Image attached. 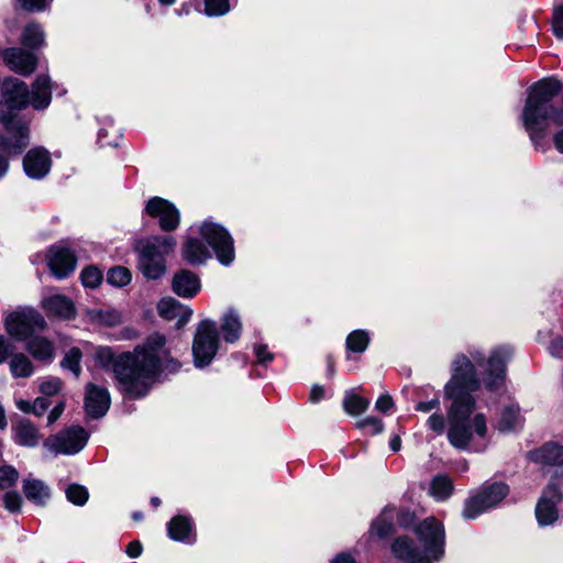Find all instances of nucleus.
Instances as JSON below:
<instances>
[{
    "mask_svg": "<svg viewBox=\"0 0 563 563\" xmlns=\"http://www.w3.org/2000/svg\"><path fill=\"white\" fill-rule=\"evenodd\" d=\"M369 405V401L353 391L345 394L343 399V408L346 413L351 416H358L363 413Z\"/></svg>",
    "mask_w": 563,
    "mask_h": 563,
    "instance_id": "obj_31",
    "label": "nucleus"
},
{
    "mask_svg": "<svg viewBox=\"0 0 563 563\" xmlns=\"http://www.w3.org/2000/svg\"><path fill=\"white\" fill-rule=\"evenodd\" d=\"M44 319H5L8 333L26 342V350L37 361L51 362L55 354L53 343L38 335L45 329Z\"/></svg>",
    "mask_w": 563,
    "mask_h": 563,
    "instance_id": "obj_6",
    "label": "nucleus"
},
{
    "mask_svg": "<svg viewBox=\"0 0 563 563\" xmlns=\"http://www.w3.org/2000/svg\"><path fill=\"white\" fill-rule=\"evenodd\" d=\"M21 8L26 11H42L52 2V0H18Z\"/></svg>",
    "mask_w": 563,
    "mask_h": 563,
    "instance_id": "obj_49",
    "label": "nucleus"
},
{
    "mask_svg": "<svg viewBox=\"0 0 563 563\" xmlns=\"http://www.w3.org/2000/svg\"><path fill=\"white\" fill-rule=\"evenodd\" d=\"M552 27L555 36L563 38V4L554 9Z\"/></svg>",
    "mask_w": 563,
    "mask_h": 563,
    "instance_id": "obj_48",
    "label": "nucleus"
},
{
    "mask_svg": "<svg viewBox=\"0 0 563 563\" xmlns=\"http://www.w3.org/2000/svg\"><path fill=\"white\" fill-rule=\"evenodd\" d=\"M131 277L130 271L123 266L112 267L107 274L108 283L117 287L128 285L131 282Z\"/></svg>",
    "mask_w": 563,
    "mask_h": 563,
    "instance_id": "obj_35",
    "label": "nucleus"
},
{
    "mask_svg": "<svg viewBox=\"0 0 563 563\" xmlns=\"http://www.w3.org/2000/svg\"><path fill=\"white\" fill-rule=\"evenodd\" d=\"M2 92L9 109L21 110L32 104L34 109H44L51 102V80L41 75L36 78L30 93L27 85L18 78L3 81Z\"/></svg>",
    "mask_w": 563,
    "mask_h": 563,
    "instance_id": "obj_5",
    "label": "nucleus"
},
{
    "mask_svg": "<svg viewBox=\"0 0 563 563\" xmlns=\"http://www.w3.org/2000/svg\"><path fill=\"white\" fill-rule=\"evenodd\" d=\"M110 407V394L107 388L98 387L95 384L86 386L85 409L89 417L100 418L106 415Z\"/></svg>",
    "mask_w": 563,
    "mask_h": 563,
    "instance_id": "obj_17",
    "label": "nucleus"
},
{
    "mask_svg": "<svg viewBox=\"0 0 563 563\" xmlns=\"http://www.w3.org/2000/svg\"><path fill=\"white\" fill-rule=\"evenodd\" d=\"M223 338L227 342H235L241 334L242 325L239 319H225V322L221 327Z\"/></svg>",
    "mask_w": 563,
    "mask_h": 563,
    "instance_id": "obj_40",
    "label": "nucleus"
},
{
    "mask_svg": "<svg viewBox=\"0 0 563 563\" xmlns=\"http://www.w3.org/2000/svg\"><path fill=\"white\" fill-rule=\"evenodd\" d=\"M508 493L509 488L504 483L483 485L476 494L465 500L463 517L465 519L476 518L487 509L500 503Z\"/></svg>",
    "mask_w": 563,
    "mask_h": 563,
    "instance_id": "obj_9",
    "label": "nucleus"
},
{
    "mask_svg": "<svg viewBox=\"0 0 563 563\" xmlns=\"http://www.w3.org/2000/svg\"><path fill=\"white\" fill-rule=\"evenodd\" d=\"M3 60L11 70L22 76L32 74L37 65L34 54L16 47L5 49L3 52Z\"/></svg>",
    "mask_w": 563,
    "mask_h": 563,
    "instance_id": "obj_18",
    "label": "nucleus"
},
{
    "mask_svg": "<svg viewBox=\"0 0 563 563\" xmlns=\"http://www.w3.org/2000/svg\"><path fill=\"white\" fill-rule=\"evenodd\" d=\"M332 563H355V561L349 554H340L332 561Z\"/></svg>",
    "mask_w": 563,
    "mask_h": 563,
    "instance_id": "obj_62",
    "label": "nucleus"
},
{
    "mask_svg": "<svg viewBox=\"0 0 563 563\" xmlns=\"http://www.w3.org/2000/svg\"><path fill=\"white\" fill-rule=\"evenodd\" d=\"M394 525L386 518L379 517L372 525V533L385 538L393 532Z\"/></svg>",
    "mask_w": 563,
    "mask_h": 563,
    "instance_id": "obj_43",
    "label": "nucleus"
},
{
    "mask_svg": "<svg viewBox=\"0 0 563 563\" xmlns=\"http://www.w3.org/2000/svg\"><path fill=\"white\" fill-rule=\"evenodd\" d=\"M554 144L559 152L563 153V129L555 134Z\"/></svg>",
    "mask_w": 563,
    "mask_h": 563,
    "instance_id": "obj_61",
    "label": "nucleus"
},
{
    "mask_svg": "<svg viewBox=\"0 0 563 563\" xmlns=\"http://www.w3.org/2000/svg\"><path fill=\"white\" fill-rule=\"evenodd\" d=\"M77 264L75 254L67 247H52L48 254V266L52 274L62 279L71 274Z\"/></svg>",
    "mask_w": 563,
    "mask_h": 563,
    "instance_id": "obj_16",
    "label": "nucleus"
},
{
    "mask_svg": "<svg viewBox=\"0 0 563 563\" xmlns=\"http://www.w3.org/2000/svg\"><path fill=\"white\" fill-rule=\"evenodd\" d=\"M157 354L161 360L159 375H162L163 371H166L167 373L173 374L180 369L181 363L178 360H176L169 355L167 350H165V345L157 352ZM159 377L161 376H158L157 382L159 380Z\"/></svg>",
    "mask_w": 563,
    "mask_h": 563,
    "instance_id": "obj_38",
    "label": "nucleus"
},
{
    "mask_svg": "<svg viewBox=\"0 0 563 563\" xmlns=\"http://www.w3.org/2000/svg\"><path fill=\"white\" fill-rule=\"evenodd\" d=\"M65 410V402L60 401L58 402L48 413L47 417V424H53L58 420V418L62 416V413Z\"/></svg>",
    "mask_w": 563,
    "mask_h": 563,
    "instance_id": "obj_54",
    "label": "nucleus"
},
{
    "mask_svg": "<svg viewBox=\"0 0 563 563\" xmlns=\"http://www.w3.org/2000/svg\"><path fill=\"white\" fill-rule=\"evenodd\" d=\"M511 350L507 346L495 349L486 360L483 374L484 385L489 390H498L505 384L506 364L511 357Z\"/></svg>",
    "mask_w": 563,
    "mask_h": 563,
    "instance_id": "obj_12",
    "label": "nucleus"
},
{
    "mask_svg": "<svg viewBox=\"0 0 563 563\" xmlns=\"http://www.w3.org/2000/svg\"><path fill=\"white\" fill-rule=\"evenodd\" d=\"M560 500L558 485L550 483L536 507V516L541 526L551 525L558 519L556 505Z\"/></svg>",
    "mask_w": 563,
    "mask_h": 563,
    "instance_id": "obj_15",
    "label": "nucleus"
},
{
    "mask_svg": "<svg viewBox=\"0 0 563 563\" xmlns=\"http://www.w3.org/2000/svg\"><path fill=\"white\" fill-rule=\"evenodd\" d=\"M166 344L159 333L147 336L133 351L115 355L110 347L100 346L95 352V361L102 368L111 367L118 389L130 399L145 397L157 383L161 360L157 352Z\"/></svg>",
    "mask_w": 563,
    "mask_h": 563,
    "instance_id": "obj_2",
    "label": "nucleus"
},
{
    "mask_svg": "<svg viewBox=\"0 0 563 563\" xmlns=\"http://www.w3.org/2000/svg\"><path fill=\"white\" fill-rule=\"evenodd\" d=\"M82 285L89 288L98 287L102 282V273L96 266H87L80 274Z\"/></svg>",
    "mask_w": 563,
    "mask_h": 563,
    "instance_id": "obj_39",
    "label": "nucleus"
},
{
    "mask_svg": "<svg viewBox=\"0 0 563 563\" xmlns=\"http://www.w3.org/2000/svg\"><path fill=\"white\" fill-rule=\"evenodd\" d=\"M10 372L14 377H29L33 373V364L23 353L14 354L9 363Z\"/></svg>",
    "mask_w": 563,
    "mask_h": 563,
    "instance_id": "obj_29",
    "label": "nucleus"
},
{
    "mask_svg": "<svg viewBox=\"0 0 563 563\" xmlns=\"http://www.w3.org/2000/svg\"><path fill=\"white\" fill-rule=\"evenodd\" d=\"M10 137L0 134V151L8 154H19L29 144V126L21 120H14L3 115L1 118Z\"/></svg>",
    "mask_w": 563,
    "mask_h": 563,
    "instance_id": "obj_13",
    "label": "nucleus"
},
{
    "mask_svg": "<svg viewBox=\"0 0 563 563\" xmlns=\"http://www.w3.org/2000/svg\"><path fill=\"white\" fill-rule=\"evenodd\" d=\"M521 426L519 407L516 405L508 406L504 409L501 418L498 422L500 431H511Z\"/></svg>",
    "mask_w": 563,
    "mask_h": 563,
    "instance_id": "obj_30",
    "label": "nucleus"
},
{
    "mask_svg": "<svg viewBox=\"0 0 563 563\" xmlns=\"http://www.w3.org/2000/svg\"><path fill=\"white\" fill-rule=\"evenodd\" d=\"M440 399L432 398L429 401H420L416 405V410L421 412H431V411H440Z\"/></svg>",
    "mask_w": 563,
    "mask_h": 563,
    "instance_id": "obj_51",
    "label": "nucleus"
},
{
    "mask_svg": "<svg viewBox=\"0 0 563 563\" xmlns=\"http://www.w3.org/2000/svg\"><path fill=\"white\" fill-rule=\"evenodd\" d=\"M8 426V421H7V417H5V411H4V408L3 406L0 404V429L1 430H4Z\"/></svg>",
    "mask_w": 563,
    "mask_h": 563,
    "instance_id": "obj_64",
    "label": "nucleus"
},
{
    "mask_svg": "<svg viewBox=\"0 0 563 563\" xmlns=\"http://www.w3.org/2000/svg\"><path fill=\"white\" fill-rule=\"evenodd\" d=\"M3 503L9 511H18L22 505V497L16 492H7L3 496Z\"/></svg>",
    "mask_w": 563,
    "mask_h": 563,
    "instance_id": "obj_47",
    "label": "nucleus"
},
{
    "mask_svg": "<svg viewBox=\"0 0 563 563\" xmlns=\"http://www.w3.org/2000/svg\"><path fill=\"white\" fill-rule=\"evenodd\" d=\"M229 10V0H205V12L207 15H223Z\"/></svg>",
    "mask_w": 563,
    "mask_h": 563,
    "instance_id": "obj_41",
    "label": "nucleus"
},
{
    "mask_svg": "<svg viewBox=\"0 0 563 563\" xmlns=\"http://www.w3.org/2000/svg\"><path fill=\"white\" fill-rule=\"evenodd\" d=\"M8 317H37V312L31 307H18Z\"/></svg>",
    "mask_w": 563,
    "mask_h": 563,
    "instance_id": "obj_55",
    "label": "nucleus"
},
{
    "mask_svg": "<svg viewBox=\"0 0 563 563\" xmlns=\"http://www.w3.org/2000/svg\"><path fill=\"white\" fill-rule=\"evenodd\" d=\"M48 407H49V401L46 398L37 397L32 402V413L37 417H41L45 413V411L48 409Z\"/></svg>",
    "mask_w": 563,
    "mask_h": 563,
    "instance_id": "obj_52",
    "label": "nucleus"
},
{
    "mask_svg": "<svg viewBox=\"0 0 563 563\" xmlns=\"http://www.w3.org/2000/svg\"><path fill=\"white\" fill-rule=\"evenodd\" d=\"M550 351L552 355L563 357V339L552 342Z\"/></svg>",
    "mask_w": 563,
    "mask_h": 563,
    "instance_id": "obj_59",
    "label": "nucleus"
},
{
    "mask_svg": "<svg viewBox=\"0 0 563 563\" xmlns=\"http://www.w3.org/2000/svg\"><path fill=\"white\" fill-rule=\"evenodd\" d=\"M453 490L452 481L446 475H437L432 478L430 484V495L438 500L449 498Z\"/></svg>",
    "mask_w": 563,
    "mask_h": 563,
    "instance_id": "obj_28",
    "label": "nucleus"
},
{
    "mask_svg": "<svg viewBox=\"0 0 563 563\" xmlns=\"http://www.w3.org/2000/svg\"><path fill=\"white\" fill-rule=\"evenodd\" d=\"M537 462L561 466L563 465V445L558 442H548L533 452Z\"/></svg>",
    "mask_w": 563,
    "mask_h": 563,
    "instance_id": "obj_25",
    "label": "nucleus"
},
{
    "mask_svg": "<svg viewBox=\"0 0 563 563\" xmlns=\"http://www.w3.org/2000/svg\"><path fill=\"white\" fill-rule=\"evenodd\" d=\"M183 256L188 263L195 265L205 263L210 254L201 241L188 239L183 246Z\"/></svg>",
    "mask_w": 563,
    "mask_h": 563,
    "instance_id": "obj_26",
    "label": "nucleus"
},
{
    "mask_svg": "<svg viewBox=\"0 0 563 563\" xmlns=\"http://www.w3.org/2000/svg\"><path fill=\"white\" fill-rule=\"evenodd\" d=\"M15 405L21 411L25 413H32V402L29 400L20 399L16 400Z\"/></svg>",
    "mask_w": 563,
    "mask_h": 563,
    "instance_id": "obj_60",
    "label": "nucleus"
},
{
    "mask_svg": "<svg viewBox=\"0 0 563 563\" xmlns=\"http://www.w3.org/2000/svg\"><path fill=\"white\" fill-rule=\"evenodd\" d=\"M200 289L198 277L190 271H180L173 278V290L183 297H192Z\"/></svg>",
    "mask_w": 563,
    "mask_h": 563,
    "instance_id": "obj_23",
    "label": "nucleus"
},
{
    "mask_svg": "<svg viewBox=\"0 0 563 563\" xmlns=\"http://www.w3.org/2000/svg\"><path fill=\"white\" fill-rule=\"evenodd\" d=\"M12 433L14 442L22 446L34 448L42 439V434L36 426L24 418L18 420L12 426Z\"/></svg>",
    "mask_w": 563,
    "mask_h": 563,
    "instance_id": "obj_21",
    "label": "nucleus"
},
{
    "mask_svg": "<svg viewBox=\"0 0 563 563\" xmlns=\"http://www.w3.org/2000/svg\"><path fill=\"white\" fill-rule=\"evenodd\" d=\"M200 234L212 247L220 263L229 265L233 262L235 257L233 239L222 225L203 222L200 227Z\"/></svg>",
    "mask_w": 563,
    "mask_h": 563,
    "instance_id": "obj_10",
    "label": "nucleus"
},
{
    "mask_svg": "<svg viewBox=\"0 0 563 563\" xmlns=\"http://www.w3.org/2000/svg\"><path fill=\"white\" fill-rule=\"evenodd\" d=\"M11 352L12 347L5 342L4 338L0 335V364L8 358Z\"/></svg>",
    "mask_w": 563,
    "mask_h": 563,
    "instance_id": "obj_57",
    "label": "nucleus"
},
{
    "mask_svg": "<svg viewBox=\"0 0 563 563\" xmlns=\"http://www.w3.org/2000/svg\"><path fill=\"white\" fill-rule=\"evenodd\" d=\"M427 426L437 434H442L445 430L446 422L444 416L438 411L433 412L427 420Z\"/></svg>",
    "mask_w": 563,
    "mask_h": 563,
    "instance_id": "obj_44",
    "label": "nucleus"
},
{
    "mask_svg": "<svg viewBox=\"0 0 563 563\" xmlns=\"http://www.w3.org/2000/svg\"><path fill=\"white\" fill-rule=\"evenodd\" d=\"M22 488L26 499L38 506H44L51 497L49 487L37 478H25Z\"/></svg>",
    "mask_w": 563,
    "mask_h": 563,
    "instance_id": "obj_24",
    "label": "nucleus"
},
{
    "mask_svg": "<svg viewBox=\"0 0 563 563\" xmlns=\"http://www.w3.org/2000/svg\"><path fill=\"white\" fill-rule=\"evenodd\" d=\"M254 354L256 356V363L266 365L274 360V354L268 350L266 344H255Z\"/></svg>",
    "mask_w": 563,
    "mask_h": 563,
    "instance_id": "obj_45",
    "label": "nucleus"
},
{
    "mask_svg": "<svg viewBox=\"0 0 563 563\" xmlns=\"http://www.w3.org/2000/svg\"><path fill=\"white\" fill-rule=\"evenodd\" d=\"M419 539L423 542L426 552L430 558L415 545L407 537H399L391 545L393 553L404 563H431V560L439 561L444 553L445 533L441 521L429 517L416 527Z\"/></svg>",
    "mask_w": 563,
    "mask_h": 563,
    "instance_id": "obj_4",
    "label": "nucleus"
},
{
    "mask_svg": "<svg viewBox=\"0 0 563 563\" xmlns=\"http://www.w3.org/2000/svg\"><path fill=\"white\" fill-rule=\"evenodd\" d=\"M390 449L394 451V452H398L400 450V446H401V440L398 435L394 437L391 440H390Z\"/></svg>",
    "mask_w": 563,
    "mask_h": 563,
    "instance_id": "obj_63",
    "label": "nucleus"
},
{
    "mask_svg": "<svg viewBox=\"0 0 563 563\" xmlns=\"http://www.w3.org/2000/svg\"><path fill=\"white\" fill-rule=\"evenodd\" d=\"M21 41L24 46L36 48L44 43V32L38 24L31 23L24 27Z\"/></svg>",
    "mask_w": 563,
    "mask_h": 563,
    "instance_id": "obj_32",
    "label": "nucleus"
},
{
    "mask_svg": "<svg viewBox=\"0 0 563 563\" xmlns=\"http://www.w3.org/2000/svg\"><path fill=\"white\" fill-rule=\"evenodd\" d=\"M173 236H152L137 243L139 266L145 277L157 279L166 272L165 256L173 252Z\"/></svg>",
    "mask_w": 563,
    "mask_h": 563,
    "instance_id": "obj_7",
    "label": "nucleus"
},
{
    "mask_svg": "<svg viewBox=\"0 0 563 563\" xmlns=\"http://www.w3.org/2000/svg\"><path fill=\"white\" fill-rule=\"evenodd\" d=\"M20 474L12 465L0 466V490L8 489L16 484Z\"/></svg>",
    "mask_w": 563,
    "mask_h": 563,
    "instance_id": "obj_37",
    "label": "nucleus"
},
{
    "mask_svg": "<svg viewBox=\"0 0 563 563\" xmlns=\"http://www.w3.org/2000/svg\"><path fill=\"white\" fill-rule=\"evenodd\" d=\"M87 439L88 434L82 428L73 427L48 437L43 444L55 454H75L85 446Z\"/></svg>",
    "mask_w": 563,
    "mask_h": 563,
    "instance_id": "obj_11",
    "label": "nucleus"
},
{
    "mask_svg": "<svg viewBox=\"0 0 563 563\" xmlns=\"http://www.w3.org/2000/svg\"><path fill=\"white\" fill-rule=\"evenodd\" d=\"M23 167L29 177L36 179L44 177L51 168L49 153L40 147L30 150L24 156Z\"/></svg>",
    "mask_w": 563,
    "mask_h": 563,
    "instance_id": "obj_19",
    "label": "nucleus"
},
{
    "mask_svg": "<svg viewBox=\"0 0 563 563\" xmlns=\"http://www.w3.org/2000/svg\"><path fill=\"white\" fill-rule=\"evenodd\" d=\"M394 407V400L389 395H382L376 404L375 408L380 412H387Z\"/></svg>",
    "mask_w": 563,
    "mask_h": 563,
    "instance_id": "obj_53",
    "label": "nucleus"
},
{
    "mask_svg": "<svg viewBox=\"0 0 563 563\" xmlns=\"http://www.w3.org/2000/svg\"><path fill=\"white\" fill-rule=\"evenodd\" d=\"M219 349V334L217 327L209 320H202L197 328L192 341V356L196 367L208 366L214 358Z\"/></svg>",
    "mask_w": 563,
    "mask_h": 563,
    "instance_id": "obj_8",
    "label": "nucleus"
},
{
    "mask_svg": "<svg viewBox=\"0 0 563 563\" xmlns=\"http://www.w3.org/2000/svg\"><path fill=\"white\" fill-rule=\"evenodd\" d=\"M66 497L68 501L76 506H84L89 498L87 488L79 484H70L66 488Z\"/></svg>",
    "mask_w": 563,
    "mask_h": 563,
    "instance_id": "obj_36",
    "label": "nucleus"
},
{
    "mask_svg": "<svg viewBox=\"0 0 563 563\" xmlns=\"http://www.w3.org/2000/svg\"><path fill=\"white\" fill-rule=\"evenodd\" d=\"M357 428L360 429H367L369 428L374 434H378L383 431L384 424L380 419L375 417H367L362 420H360L356 423Z\"/></svg>",
    "mask_w": 563,
    "mask_h": 563,
    "instance_id": "obj_46",
    "label": "nucleus"
},
{
    "mask_svg": "<svg viewBox=\"0 0 563 563\" xmlns=\"http://www.w3.org/2000/svg\"><path fill=\"white\" fill-rule=\"evenodd\" d=\"M148 216L159 220V227L163 231H174L179 224V211L166 199L161 197L151 198L145 207Z\"/></svg>",
    "mask_w": 563,
    "mask_h": 563,
    "instance_id": "obj_14",
    "label": "nucleus"
},
{
    "mask_svg": "<svg viewBox=\"0 0 563 563\" xmlns=\"http://www.w3.org/2000/svg\"><path fill=\"white\" fill-rule=\"evenodd\" d=\"M63 387V382L57 377H49L40 384V391L46 396L57 395Z\"/></svg>",
    "mask_w": 563,
    "mask_h": 563,
    "instance_id": "obj_42",
    "label": "nucleus"
},
{
    "mask_svg": "<svg viewBox=\"0 0 563 563\" xmlns=\"http://www.w3.org/2000/svg\"><path fill=\"white\" fill-rule=\"evenodd\" d=\"M157 310L162 317H190L192 314L189 307L180 303L173 297L161 299Z\"/></svg>",
    "mask_w": 563,
    "mask_h": 563,
    "instance_id": "obj_27",
    "label": "nucleus"
},
{
    "mask_svg": "<svg viewBox=\"0 0 563 563\" xmlns=\"http://www.w3.org/2000/svg\"><path fill=\"white\" fill-rule=\"evenodd\" d=\"M485 357L481 351L470 352V357L459 354L452 363V376L444 387L445 398L451 400L448 408V441L459 450H467L474 434L485 438L487 420L484 413H476V400L472 393L481 387L474 363L484 366Z\"/></svg>",
    "mask_w": 563,
    "mask_h": 563,
    "instance_id": "obj_1",
    "label": "nucleus"
},
{
    "mask_svg": "<svg viewBox=\"0 0 563 563\" xmlns=\"http://www.w3.org/2000/svg\"><path fill=\"white\" fill-rule=\"evenodd\" d=\"M139 331L132 327H124L121 330L113 332L110 334V336L113 340L120 341V340H134L139 336Z\"/></svg>",
    "mask_w": 563,
    "mask_h": 563,
    "instance_id": "obj_50",
    "label": "nucleus"
},
{
    "mask_svg": "<svg viewBox=\"0 0 563 563\" xmlns=\"http://www.w3.org/2000/svg\"><path fill=\"white\" fill-rule=\"evenodd\" d=\"M560 90L561 84L554 78L542 79L530 87L521 117L532 141L542 137L550 125L563 124V109L552 103Z\"/></svg>",
    "mask_w": 563,
    "mask_h": 563,
    "instance_id": "obj_3",
    "label": "nucleus"
},
{
    "mask_svg": "<svg viewBox=\"0 0 563 563\" xmlns=\"http://www.w3.org/2000/svg\"><path fill=\"white\" fill-rule=\"evenodd\" d=\"M81 351L78 347H71L64 356L62 361V366L64 368L69 369L75 377H79L81 367H80V360H81Z\"/></svg>",
    "mask_w": 563,
    "mask_h": 563,
    "instance_id": "obj_34",
    "label": "nucleus"
},
{
    "mask_svg": "<svg viewBox=\"0 0 563 563\" xmlns=\"http://www.w3.org/2000/svg\"><path fill=\"white\" fill-rule=\"evenodd\" d=\"M323 396H324V389L322 386L314 385L311 388L310 400L312 402H318L319 400H321L323 398Z\"/></svg>",
    "mask_w": 563,
    "mask_h": 563,
    "instance_id": "obj_58",
    "label": "nucleus"
},
{
    "mask_svg": "<svg viewBox=\"0 0 563 563\" xmlns=\"http://www.w3.org/2000/svg\"><path fill=\"white\" fill-rule=\"evenodd\" d=\"M42 308L48 314L70 317L76 313L75 303L64 295H53L42 300Z\"/></svg>",
    "mask_w": 563,
    "mask_h": 563,
    "instance_id": "obj_22",
    "label": "nucleus"
},
{
    "mask_svg": "<svg viewBox=\"0 0 563 563\" xmlns=\"http://www.w3.org/2000/svg\"><path fill=\"white\" fill-rule=\"evenodd\" d=\"M168 537L178 542L191 543L196 540L195 525L190 517L178 515L167 523Z\"/></svg>",
    "mask_w": 563,
    "mask_h": 563,
    "instance_id": "obj_20",
    "label": "nucleus"
},
{
    "mask_svg": "<svg viewBox=\"0 0 563 563\" xmlns=\"http://www.w3.org/2000/svg\"><path fill=\"white\" fill-rule=\"evenodd\" d=\"M368 342V334L365 331L356 330L346 338V347L351 352L362 353L367 349Z\"/></svg>",
    "mask_w": 563,
    "mask_h": 563,
    "instance_id": "obj_33",
    "label": "nucleus"
},
{
    "mask_svg": "<svg viewBox=\"0 0 563 563\" xmlns=\"http://www.w3.org/2000/svg\"><path fill=\"white\" fill-rule=\"evenodd\" d=\"M142 550H143V548H142L141 542L132 541L126 547V554L133 559L139 558L142 553Z\"/></svg>",
    "mask_w": 563,
    "mask_h": 563,
    "instance_id": "obj_56",
    "label": "nucleus"
}]
</instances>
